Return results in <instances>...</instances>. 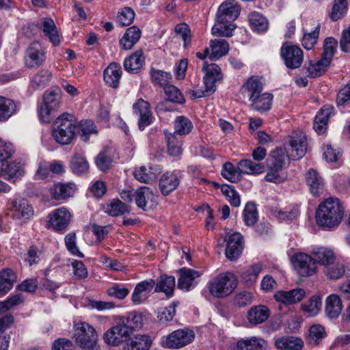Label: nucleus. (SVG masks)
<instances>
[{
  "mask_svg": "<svg viewBox=\"0 0 350 350\" xmlns=\"http://www.w3.org/2000/svg\"><path fill=\"white\" fill-rule=\"evenodd\" d=\"M306 139V136L303 131H294L285 139L284 148H277L271 152L266 160L267 166L284 169L288 155L293 160L302 158L306 151L304 144Z\"/></svg>",
  "mask_w": 350,
  "mask_h": 350,
  "instance_id": "1",
  "label": "nucleus"
},
{
  "mask_svg": "<svg viewBox=\"0 0 350 350\" xmlns=\"http://www.w3.org/2000/svg\"><path fill=\"white\" fill-rule=\"evenodd\" d=\"M344 213V207L339 199L328 198L319 205L316 211L317 224L324 229H333L340 224Z\"/></svg>",
  "mask_w": 350,
  "mask_h": 350,
  "instance_id": "2",
  "label": "nucleus"
},
{
  "mask_svg": "<svg viewBox=\"0 0 350 350\" xmlns=\"http://www.w3.org/2000/svg\"><path fill=\"white\" fill-rule=\"evenodd\" d=\"M77 120L75 116L69 113H63L55 120L52 136L60 145H68L76 137Z\"/></svg>",
  "mask_w": 350,
  "mask_h": 350,
  "instance_id": "3",
  "label": "nucleus"
},
{
  "mask_svg": "<svg viewBox=\"0 0 350 350\" xmlns=\"http://www.w3.org/2000/svg\"><path fill=\"white\" fill-rule=\"evenodd\" d=\"M73 337L82 350H100L96 332L86 322L75 323Z\"/></svg>",
  "mask_w": 350,
  "mask_h": 350,
  "instance_id": "4",
  "label": "nucleus"
},
{
  "mask_svg": "<svg viewBox=\"0 0 350 350\" xmlns=\"http://www.w3.org/2000/svg\"><path fill=\"white\" fill-rule=\"evenodd\" d=\"M237 286V280L231 273L218 275L208 283L210 293L217 298H222L230 295Z\"/></svg>",
  "mask_w": 350,
  "mask_h": 350,
  "instance_id": "5",
  "label": "nucleus"
},
{
  "mask_svg": "<svg viewBox=\"0 0 350 350\" xmlns=\"http://www.w3.org/2000/svg\"><path fill=\"white\" fill-rule=\"evenodd\" d=\"M61 102V91L59 89L45 92L43 96V104L38 110L40 121L49 123L53 119V113L58 109Z\"/></svg>",
  "mask_w": 350,
  "mask_h": 350,
  "instance_id": "6",
  "label": "nucleus"
},
{
  "mask_svg": "<svg viewBox=\"0 0 350 350\" xmlns=\"http://www.w3.org/2000/svg\"><path fill=\"white\" fill-rule=\"evenodd\" d=\"M195 338V333L189 329H179L163 337L161 345L169 349H180L190 344Z\"/></svg>",
  "mask_w": 350,
  "mask_h": 350,
  "instance_id": "7",
  "label": "nucleus"
},
{
  "mask_svg": "<svg viewBox=\"0 0 350 350\" xmlns=\"http://www.w3.org/2000/svg\"><path fill=\"white\" fill-rule=\"evenodd\" d=\"M334 252L325 247L314 248L310 254H308V277L314 275L319 265H327L334 260Z\"/></svg>",
  "mask_w": 350,
  "mask_h": 350,
  "instance_id": "8",
  "label": "nucleus"
},
{
  "mask_svg": "<svg viewBox=\"0 0 350 350\" xmlns=\"http://www.w3.org/2000/svg\"><path fill=\"white\" fill-rule=\"evenodd\" d=\"M280 53L287 68L295 69L301 65L304 59V52L299 46L285 42L281 47Z\"/></svg>",
  "mask_w": 350,
  "mask_h": 350,
  "instance_id": "9",
  "label": "nucleus"
},
{
  "mask_svg": "<svg viewBox=\"0 0 350 350\" xmlns=\"http://www.w3.org/2000/svg\"><path fill=\"white\" fill-rule=\"evenodd\" d=\"M45 53L44 49L39 42H32L26 51L25 65L29 68L41 66L45 61Z\"/></svg>",
  "mask_w": 350,
  "mask_h": 350,
  "instance_id": "10",
  "label": "nucleus"
},
{
  "mask_svg": "<svg viewBox=\"0 0 350 350\" xmlns=\"http://www.w3.org/2000/svg\"><path fill=\"white\" fill-rule=\"evenodd\" d=\"M202 71L204 72L203 82L204 87H206L208 93H213L216 90L215 83L220 81L223 75L220 67L216 64H204Z\"/></svg>",
  "mask_w": 350,
  "mask_h": 350,
  "instance_id": "11",
  "label": "nucleus"
},
{
  "mask_svg": "<svg viewBox=\"0 0 350 350\" xmlns=\"http://www.w3.org/2000/svg\"><path fill=\"white\" fill-rule=\"evenodd\" d=\"M11 211L12 217L21 224L27 222L33 215L32 206L24 198L14 200L12 202Z\"/></svg>",
  "mask_w": 350,
  "mask_h": 350,
  "instance_id": "12",
  "label": "nucleus"
},
{
  "mask_svg": "<svg viewBox=\"0 0 350 350\" xmlns=\"http://www.w3.org/2000/svg\"><path fill=\"white\" fill-rule=\"evenodd\" d=\"M49 224L56 231H64L69 225L71 214L64 207L54 210L49 215Z\"/></svg>",
  "mask_w": 350,
  "mask_h": 350,
  "instance_id": "13",
  "label": "nucleus"
},
{
  "mask_svg": "<svg viewBox=\"0 0 350 350\" xmlns=\"http://www.w3.org/2000/svg\"><path fill=\"white\" fill-rule=\"evenodd\" d=\"M129 336V334L125 327L117 319L116 325L104 334L103 339L108 345L118 346L122 342L126 341Z\"/></svg>",
  "mask_w": 350,
  "mask_h": 350,
  "instance_id": "14",
  "label": "nucleus"
},
{
  "mask_svg": "<svg viewBox=\"0 0 350 350\" xmlns=\"http://www.w3.org/2000/svg\"><path fill=\"white\" fill-rule=\"evenodd\" d=\"M271 311L265 305H257L251 307L247 312L248 323L252 326H256L265 323L270 317Z\"/></svg>",
  "mask_w": 350,
  "mask_h": 350,
  "instance_id": "15",
  "label": "nucleus"
},
{
  "mask_svg": "<svg viewBox=\"0 0 350 350\" xmlns=\"http://www.w3.org/2000/svg\"><path fill=\"white\" fill-rule=\"evenodd\" d=\"M133 111L139 116L138 126L140 130H144L145 127L150 125L152 122V113L150 110L149 103L143 100L139 99L133 106Z\"/></svg>",
  "mask_w": 350,
  "mask_h": 350,
  "instance_id": "16",
  "label": "nucleus"
},
{
  "mask_svg": "<svg viewBox=\"0 0 350 350\" xmlns=\"http://www.w3.org/2000/svg\"><path fill=\"white\" fill-rule=\"evenodd\" d=\"M156 196L150 188L141 187L135 191V200L138 208L148 211L151 208Z\"/></svg>",
  "mask_w": 350,
  "mask_h": 350,
  "instance_id": "17",
  "label": "nucleus"
},
{
  "mask_svg": "<svg viewBox=\"0 0 350 350\" xmlns=\"http://www.w3.org/2000/svg\"><path fill=\"white\" fill-rule=\"evenodd\" d=\"M239 15V10L232 2H224L218 8L217 12V23H231Z\"/></svg>",
  "mask_w": 350,
  "mask_h": 350,
  "instance_id": "18",
  "label": "nucleus"
},
{
  "mask_svg": "<svg viewBox=\"0 0 350 350\" xmlns=\"http://www.w3.org/2000/svg\"><path fill=\"white\" fill-rule=\"evenodd\" d=\"M243 250V237L240 233L234 232L227 241L225 254L228 259L234 260L239 258Z\"/></svg>",
  "mask_w": 350,
  "mask_h": 350,
  "instance_id": "19",
  "label": "nucleus"
},
{
  "mask_svg": "<svg viewBox=\"0 0 350 350\" xmlns=\"http://www.w3.org/2000/svg\"><path fill=\"white\" fill-rule=\"evenodd\" d=\"M305 295L304 289L297 288L288 291H278L275 293L274 298L284 305H292L299 302Z\"/></svg>",
  "mask_w": 350,
  "mask_h": 350,
  "instance_id": "20",
  "label": "nucleus"
},
{
  "mask_svg": "<svg viewBox=\"0 0 350 350\" xmlns=\"http://www.w3.org/2000/svg\"><path fill=\"white\" fill-rule=\"evenodd\" d=\"M179 272L180 278L178 280V288L187 291L190 290L191 286L195 285L196 280L202 275L201 272L188 268H182Z\"/></svg>",
  "mask_w": 350,
  "mask_h": 350,
  "instance_id": "21",
  "label": "nucleus"
},
{
  "mask_svg": "<svg viewBox=\"0 0 350 350\" xmlns=\"http://www.w3.org/2000/svg\"><path fill=\"white\" fill-rule=\"evenodd\" d=\"M118 319L129 335L133 331L141 329L143 325V317L137 312H130L126 317H120Z\"/></svg>",
  "mask_w": 350,
  "mask_h": 350,
  "instance_id": "22",
  "label": "nucleus"
},
{
  "mask_svg": "<svg viewBox=\"0 0 350 350\" xmlns=\"http://www.w3.org/2000/svg\"><path fill=\"white\" fill-rule=\"evenodd\" d=\"M3 164L0 176H8L7 178L10 181L15 182L25 174L24 165L21 162L14 161L8 163V161H5Z\"/></svg>",
  "mask_w": 350,
  "mask_h": 350,
  "instance_id": "23",
  "label": "nucleus"
},
{
  "mask_svg": "<svg viewBox=\"0 0 350 350\" xmlns=\"http://www.w3.org/2000/svg\"><path fill=\"white\" fill-rule=\"evenodd\" d=\"M333 109L332 106L325 105L316 115L313 128L318 135H322L326 131L329 118Z\"/></svg>",
  "mask_w": 350,
  "mask_h": 350,
  "instance_id": "24",
  "label": "nucleus"
},
{
  "mask_svg": "<svg viewBox=\"0 0 350 350\" xmlns=\"http://www.w3.org/2000/svg\"><path fill=\"white\" fill-rule=\"evenodd\" d=\"M104 211L111 217H118L125 214H129L131 206L122 202L118 198L109 200L103 207Z\"/></svg>",
  "mask_w": 350,
  "mask_h": 350,
  "instance_id": "25",
  "label": "nucleus"
},
{
  "mask_svg": "<svg viewBox=\"0 0 350 350\" xmlns=\"http://www.w3.org/2000/svg\"><path fill=\"white\" fill-rule=\"evenodd\" d=\"M122 72L121 66L118 64L111 63L103 72L105 82L113 88H118Z\"/></svg>",
  "mask_w": 350,
  "mask_h": 350,
  "instance_id": "26",
  "label": "nucleus"
},
{
  "mask_svg": "<svg viewBox=\"0 0 350 350\" xmlns=\"http://www.w3.org/2000/svg\"><path fill=\"white\" fill-rule=\"evenodd\" d=\"M180 183V180L174 172H167L161 177L159 188L163 196H167L174 191Z\"/></svg>",
  "mask_w": 350,
  "mask_h": 350,
  "instance_id": "27",
  "label": "nucleus"
},
{
  "mask_svg": "<svg viewBox=\"0 0 350 350\" xmlns=\"http://www.w3.org/2000/svg\"><path fill=\"white\" fill-rule=\"evenodd\" d=\"M155 281L152 279L142 281L138 283L132 294V301L135 304L143 302L147 294L153 288Z\"/></svg>",
  "mask_w": 350,
  "mask_h": 350,
  "instance_id": "28",
  "label": "nucleus"
},
{
  "mask_svg": "<svg viewBox=\"0 0 350 350\" xmlns=\"http://www.w3.org/2000/svg\"><path fill=\"white\" fill-rule=\"evenodd\" d=\"M165 139L167 143V152L172 157H178L183 152V140L174 133L164 131Z\"/></svg>",
  "mask_w": 350,
  "mask_h": 350,
  "instance_id": "29",
  "label": "nucleus"
},
{
  "mask_svg": "<svg viewBox=\"0 0 350 350\" xmlns=\"http://www.w3.org/2000/svg\"><path fill=\"white\" fill-rule=\"evenodd\" d=\"M308 185L310 192L315 197L320 196L324 189V183L321 176L314 169L308 170Z\"/></svg>",
  "mask_w": 350,
  "mask_h": 350,
  "instance_id": "30",
  "label": "nucleus"
},
{
  "mask_svg": "<svg viewBox=\"0 0 350 350\" xmlns=\"http://www.w3.org/2000/svg\"><path fill=\"white\" fill-rule=\"evenodd\" d=\"M273 96L270 93H263L249 100L251 108L260 113L268 111L272 105Z\"/></svg>",
  "mask_w": 350,
  "mask_h": 350,
  "instance_id": "31",
  "label": "nucleus"
},
{
  "mask_svg": "<svg viewBox=\"0 0 350 350\" xmlns=\"http://www.w3.org/2000/svg\"><path fill=\"white\" fill-rule=\"evenodd\" d=\"M144 56L142 50H137L126 57L124 62L125 70L129 72L137 73L144 64Z\"/></svg>",
  "mask_w": 350,
  "mask_h": 350,
  "instance_id": "32",
  "label": "nucleus"
},
{
  "mask_svg": "<svg viewBox=\"0 0 350 350\" xmlns=\"http://www.w3.org/2000/svg\"><path fill=\"white\" fill-rule=\"evenodd\" d=\"M154 291L157 293H164L167 297H171L175 288V278L172 275H162L155 283Z\"/></svg>",
  "mask_w": 350,
  "mask_h": 350,
  "instance_id": "33",
  "label": "nucleus"
},
{
  "mask_svg": "<svg viewBox=\"0 0 350 350\" xmlns=\"http://www.w3.org/2000/svg\"><path fill=\"white\" fill-rule=\"evenodd\" d=\"M141 37V30L136 26L128 28L120 40L122 49L129 50L138 42Z\"/></svg>",
  "mask_w": 350,
  "mask_h": 350,
  "instance_id": "34",
  "label": "nucleus"
},
{
  "mask_svg": "<svg viewBox=\"0 0 350 350\" xmlns=\"http://www.w3.org/2000/svg\"><path fill=\"white\" fill-rule=\"evenodd\" d=\"M17 277L11 269H4L0 272V297L5 295L16 282Z\"/></svg>",
  "mask_w": 350,
  "mask_h": 350,
  "instance_id": "35",
  "label": "nucleus"
},
{
  "mask_svg": "<svg viewBox=\"0 0 350 350\" xmlns=\"http://www.w3.org/2000/svg\"><path fill=\"white\" fill-rule=\"evenodd\" d=\"M152 345L150 338L147 335H137L126 342L124 350H148Z\"/></svg>",
  "mask_w": 350,
  "mask_h": 350,
  "instance_id": "36",
  "label": "nucleus"
},
{
  "mask_svg": "<svg viewBox=\"0 0 350 350\" xmlns=\"http://www.w3.org/2000/svg\"><path fill=\"white\" fill-rule=\"evenodd\" d=\"M275 345L277 349L282 350H301L304 346V341L293 336H286L275 340Z\"/></svg>",
  "mask_w": 350,
  "mask_h": 350,
  "instance_id": "37",
  "label": "nucleus"
},
{
  "mask_svg": "<svg viewBox=\"0 0 350 350\" xmlns=\"http://www.w3.org/2000/svg\"><path fill=\"white\" fill-rule=\"evenodd\" d=\"M76 190V186L72 183H58L55 184L53 189V196L57 200H65L74 194Z\"/></svg>",
  "mask_w": 350,
  "mask_h": 350,
  "instance_id": "38",
  "label": "nucleus"
},
{
  "mask_svg": "<svg viewBox=\"0 0 350 350\" xmlns=\"http://www.w3.org/2000/svg\"><path fill=\"white\" fill-rule=\"evenodd\" d=\"M342 310L341 299L337 295L332 294L326 299L325 312L332 319L337 318Z\"/></svg>",
  "mask_w": 350,
  "mask_h": 350,
  "instance_id": "39",
  "label": "nucleus"
},
{
  "mask_svg": "<svg viewBox=\"0 0 350 350\" xmlns=\"http://www.w3.org/2000/svg\"><path fill=\"white\" fill-rule=\"evenodd\" d=\"M210 48L211 54L210 59L211 60L218 59L226 55L229 51V44L228 42L223 38L211 40L210 41Z\"/></svg>",
  "mask_w": 350,
  "mask_h": 350,
  "instance_id": "40",
  "label": "nucleus"
},
{
  "mask_svg": "<svg viewBox=\"0 0 350 350\" xmlns=\"http://www.w3.org/2000/svg\"><path fill=\"white\" fill-rule=\"evenodd\" d=\"M241 90L247 94L249 100H250L262 94L263 84L259 79L252 76L243 84Z\"/></svg>",
  "mask_w": 350,
  "mask_h": 350,
  "instance_id": "41",
  "label": "nucleus"
},
{
  "mask_svg": "<svg viewBox=\"0 0 350 350\" xmlns=\"http://www.w3.org/2000/svg\"><path fill=\"white\" fill-rule=\"evenodd\" d=\"M17 111L16 103L12 99L0 96V122H5Z\"/></svg>",
  "mask_w": 350,
  "mask_h": 350,
  "instance_id": "42",
  "label": "nucleus"
},
{
  "mask_svg": "<svg viewBox=\"0 0 350 350\" xmlns=\"http://www.w3.org/2000/svg\"><path fill=\"white\" fill-rule=\"evenodd\" d=\"M267 346V342L260 338L251 337L241 339L237 342V350H262Z\"/></svg>",
  "mask_w": 350,
  "mask_h": 350,
  "instance_id": "43",
  "label": "nucleus"
},
{
  "mask_svg": "<svg viewBox=\"0 0 350 350\" xmlns=\"http://www.w3.org/2000/svg\"><path fill=\"white\" fill-rule=\"evenodd\" d=\"M248 21L252 29L258 33H264L269 28L267 18L259 12H251L248 15Z\"/></svg>",
  "mask_w": 350,
  "mask_h": 350,
  "instance_id": "44",
  "label": "nucleus"
},
{
  "mask_svg": "<svg viewBox=\"0 0 350 350\" xmlns=\"http://www.w3.org/2000/svg\"><path fill=\"white\" fill-rule=\"evenodd\" d=\"M330 64V61L325 59L322 56L315 62L310 61L309 66L308 67V76L312 78L320 77L327 71Z\"/></svg>",
  "mask_w": 350,
  "mask_h": 350,
  "instance_id": "45",
  "label": "nucleus"
},
{
  "mask_svg": "<svg viewBox=\"0 0 350 350\" xmlns=\"http://www.w3.org/2000/svg\"><path fill=\"white\" fill-rule=\"evenodd\" d=\"M347 11V0H332V8L328 15L332 21H337L345 17Z\"/></svg>",
  "mask_w": 350,
  "mask_h": 350,
  "instance_id": "46",
  "label": "nucleus"
},
{
  "mask_svg": "<svg viewBox=\"0 0 350 350\" xmlns=\"http://www.w3.org/2000/svg\"><path fill=\"white\" fill-rule=\"evenodd\" d=\"M42 31L53 45L57 46L60 43V39L57 27L53 19L44 18L42 21Z\"/></svg>",
  "mask_w": 350,
  "mask_h": 350,
  "instance_id": "47",
  "label": "nucleus"
},
{
  "mask_svg": "<svg viewBox=\"0 0 350 350\" xmlns=\"http://www.w3.org/2000/svg\"><path fill=\"white\" fill-rule=\"evenodd\" d=\"M193 124L185 116H178L174 123V134L179 136L187 135L193 129Z\"/></svg>",
  "mask_w": 350,
  "mask_h": 350,
  "instance_id": "48",
  "label": "nucleus"
},
{
  "mask_svg": "<svg viewBox=\"0 0 350 350\" xmlns=\"http://www.w3.org/2000/svg\"><path fill=\"white\" fill-rule=\"evenodd\" d=\"M52 79V73L47 69L39 70L31 81V86L35 89H42L46 86Z\"/></svg>",
  "mask_w": 350,
  "mask_h": 350,
  "instance_id": "49",
  "label": "nucleus"
},
{
  "mask_svg": "<svg viewBox=\"0 0 350 350\" xmlns=\"http://www.w3.org/2000/svg\"><path fill=\"white\" fill-rule=\"evenodd\" d=\"M221 175L231 183H237L241 179L242 172L239 165L236 167L232 163L226 162L223 165Z\"/></svg>",
  "mask_w": 350,
  "mask_h": 350,
  "instance_id": "50",
  "label": "nucleus"
},
{
  "mask_svg": "<svg viewBox=\"0 0 350 350\" xmlns=\"http://www.w3.org/2000/svg\"><path fill=\"white\" fill-rule=\"evenodd\" d=\"M239 169L242 174H259L265 171L264 165L256 163L250 159H242L239 162Z\"/></svg>",
  "mask_w": 350,
  "mask_h": 350,
  "instance_id": "51",
  "label": "nucleus"
},
{
  "mask_svg": "<svg viewBox=\"0 0 350 350\" xmlns=\"http://www.w3.org/2000/svg\"><path fill=\"white\" fill-rule=\"evenodd\" d=\"M70 168L75 174H81L88 171L89 165L84 157L75 153L70 160Z\"/></svg>",
  "mask_w": 350,
  "mask_h": 350,
  "instance_id": "52",
  "label": "nucleus"
},
{
  "mask_svg": "<svg viewBox=\"0 0 350 350\" xmlns=\"http://www.w3.org/2000/svg\"><path fill=\"white\" fill-rule=\"evenodd\" d=\"M150 77L154 84L158 85L163 88L170 84L172 80V75L170 72L152 68L150 70Z\"/></svg>",
  "mask_w": 350,
  "mask_h": 350,
  "instance_id": "53",
  "label": "nucleus"
},
{
  "mask_svg": "<svg viewBox=\"0 0 350 350\" xmlns=\"http://www.w3.org/2000/svg\"><path fill=\"white\" fill-rule=\"evenodd\" d=\"M15 152V147L11 142L0 138V172L4 162L12 158Z\"/></svg>",
  "mask_w": 350,
  "mask_h": 350,
  "instance_id": "54",
  "label": "nucleus"
},
{
  "mask_svg": "<svg viewBox=\"0 0 350 350\" xmlns=\"http://www.w3.org/2000/svg\"><path fill=\"white\" fill-rule=\"evenodd\" d=\"M291 262L300 276L305 277L306 275V254L295 253L291 258Z\"/></svg>",
  "mask_w": 350,
  "mask_h": 350,
  "instance_id": "55",
  "label": "nucleus"
},
{
  "mask_svg": "<svg viewBox=\"0 0 350 350\" xmlns=\"http://www.w3.org/2000/svg\"><path fill=\"white\" fill-rule=\"evenodd\" d=\"M77 129L80 130L81 139L85 142L89 140L90 135L98 133L96 125L90 120L77 122Z\"/></svg>",
  "mask_w": 350,
  "mask_h": 350,
  "instance_id": "56",
  "label": "nucleus"
},
{
  "mask_svg": "<svg viewBox=\"0 0 350 350\" xmlns=\"http://www.w3.org/2000/svg\"><path fill=\"white\" fill-rule=\"evenodd\" d=\"M268 172L265 177L267 182L274 183L276 184L284 182L286 179V174L284 172V169L267 166Z\"/></svg>",
  "mask_w": 350,
  "mask_h": 350,
  "instance_id": "57",
  "label": "nucleus"
},
{
  "mask_svg": "<svg viewBox=\"0 0 350 350\" xmlns=\"http://www.w3.org/2000/svg\"><path fill=\"white\" fill-rule=\"evenodd\" d=\"M258 211L256 204L253 202H247L243 210V219L248 226H254L258 221Z\"/></svg>",
  "mask_w": 350,
  "mask_h": 350,
  "instance_id": "58",
  "label": "nucleus"
},
{
  "mask_svg": "<svg viewBox=\"0 0 350 350\" xmlns=\"http://www.w3.org/2000/svg\"><path fill=\"white\" fill-rule=\"evenodd\" d=\"M234 29V26L231 23H217L212 27L211 33L215 36L230 37Z\"/></svg>",
  "mask_w": 350,
  "mask_h": 350,
  "instance_id": "59",
  "label": "nucleus"
},
{
  "mask_svg": "<svg viewBox=\"0 0 350 350\" xmlns=\"http://www.w3.org/2000/svg\"><path fill=\"white\" fill-rule=\"evenodd\" d=\"M222 193L226 196L231 206L238 207L241 204V198L239 193L235 191L232 186L229 185H222L221 186Z\"/></svg>",
  "mask_w": 350,
  "mask_h": 350,
  "instance_id": "60",
  "label": "nucleus"
},
{
  "mask_svg": "<svg viewBox=\"0 0 350 350\" xmlns=\"http://www.w3.org/2000/svg\"><path fill=\"white\" fill-rule=\"evenodd\" d=\"M338 46L337 40L333 37H328L325 39L323 44V52L322 57L332 62Z\"/></svg>",
  "mask_w": 350,
  "mask_h": 350,
  "instance_id": "61",
  "label": "nucleus"
},
{
  "mask_svg": "<svg viewBox=\"0 0 350 350\" xmlns=\"http://www.w3.org/2000/svg\"><path fill=\"white\" fill-rule=\"evenodd\" d=\"M113 159L108 153V150H104L96 157L95 163L98 168L103 171H107L111 166Z\"/></svg>",
  "mask_w": 350,
  "mask_h": 350,
  "instance_id": "62",
  "label": "nucleus"
},
{
  "mask_svg": "<svg viewBox=\"0 0 350 350\" xmlns=\"http://www.w3.org/2000/svg\"><path fill=\"white\" fill-rule=\"evenodd\" d=\"M163 89L166 98L168 100L177 103H183L184 102L185 99L182 93L174 85L170 83Z\"/></svg>",
  "mask_w": 350,
  "mask_h": 350,
  "instance_id": "63",
  "label": "nucleus"
},
{
  "mask_svg": "<svg viewBox=\"0 0 350 350\" xmlns=\"http://www.w3.org/2000/svg\"><path fill=\"white\" fill-rule=\"evenodd\" d=\"M336 103L338 107H345L350 103V81L338 91Z\"/></svg>",
  "mask_w": 350,
  "mask_h": 350,
  "instance_id": "64",
  "label": "nucleus"
}]
</instances>
